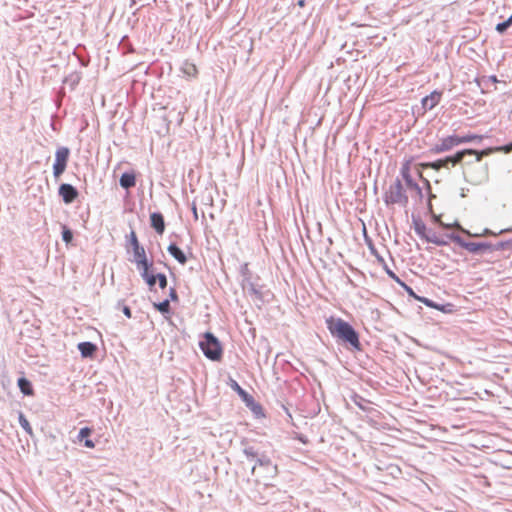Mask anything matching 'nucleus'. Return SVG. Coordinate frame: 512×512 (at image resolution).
Returning <instances> with one entry per match:
<instances>
[{"label":"nucleus","mask_w":512,"mask_h":512,"mask_svg":"<svg viewBox=\"0 0 512 512\" xmlns=\"http://www.w3.org/2000/svg\"><path fill=\"white\" fill-rule=\"evenodd\" d=\"M411 163H412V160L409 159L407 160L403 166H402V169H401V174H402V177L404 178V180L407 182V184H410L411 183V176H410V166H411Z\"/></svg>","instance_id":"aec40b11"},{"label":"nucleus","mask_w":512,"mask_h":512,"mask_svg":"<svg viewBox=\"0 0 512 512\" xmlns=\"http://www.w3.org/2000/svg\"><path fill=\"white\" fill-rule=\"evenodd\" d=\"M494 151H496L495 148H487L482 151H477V150H473V149H464V150L458 151L453 156L446 157L444 160H445L447 167L449 164H451L452 166H456L457 164H460L466 155H475V157H476L475 162H480L484 156H488L491 153H493Z\"/></svg>","instance_id":"7ed1b4c3"},{"label":"nucleus","mask_w":512,"mask_h":512,"mask_svg":"<svg viewBox=\"0 0 512 512\" xmlns=\"http://www.w3.org/2000/svg\"><path fill=\"white\" fill-rule=\"evenodd\" d=\"M156 280L159 283L160 288L164 289L167 286V278L164 274L156 275Z\"/></svg>","instance_id":"c85d7f7f"},{"label":"nucleus","mask_w":512,"mask_h":512,"mask_svg":"<svg viewBox=\"0 0 512 512\" xmlns=\"http://www.w3.org/2000/svg\"><path fill=\"white\" fill-rule=\"evenodd\" d=\"M181 70L188 77L196 78L198 76V68L192 62L185 61L182 65Z\"/></svg>","instance_id":"a211bd4d"},{"label":"nucleus","mask_w":512,"mask_h":512,"mask_svg":"<svg viewBox=\"0 0 512 512\" xmlns=\"http://www.w3.org/2000/svg\"><path fill=\"white\" fill-rule=\"evenodd\" d=\"M19 423L21 425V427L28 433V434H32V427L29 423V421L26 419V417L20 413L19 414Z\"/></svg>","instance_id":"4be33fe9"},{"label":"nucleus","mask_w":512,"mask_h":512,"mask_svg":"<svg viewBox=\"0 0 512 512\" xmlns=\"http://www.w3.org/2000/svg\"><path fill=\"white\" fill-rule=\"evenodd\" d=\"M170 297L172 300H177V293H176L175 289H171Z\"/></svg>","instance_id":"f704fd0d"},{"label":"nucleus","mask_w":512,"mask_h":512,"mask_svg":"<svg viewBox=\"0 0 512 512\" xmlns=\"http://www.w3.org/2000/svg\"><path fill=\"white\" fill-rule=\"evenodd\" d=\"M441 97V92L433 91L430 95L423 98L422 105L426 109H432L440 102Z\"/></svg>","instance_id":"1a4fd4ad"},{"label":"nucleus","mask_w":512,"mask_h":512,"mask_svg":"<svg viewBox=\"0 0 512 512\" xmlns=\"http://www.w3.org/2000/svg\"><path fill=\"white\" fill-rule=\"evenodd\" d=\"M512 24V15L504 22L498 23L496 26V30L500 33H503L510 25Z\"/></svg>","instance_id":"bb28decb"},{"label":"nucleus","mask_w":512,"mask_h":512,"mask_svg":"<svg viewBox=\"0 0 512 512\" xmlns=\"http://www.w3.org/2000/svg\"><path fill=\"white\" fill-rule=\"evenodd\" d=\"M129 241H130V244L132 246V249H135L136 247L141 246L139 244V241H138V238H137V235H136L135 231H131V233L129 235Z\"/></svg>","instance_id":"cd10ccee"},{"label":"nucleus","mask_w":512,"mask_h":512,"mask_svg":"<svg viewBox=\"0 0 512 512\" xmlns=\"http://www.w3.org/2000/svg\"><path fill=\"white\" fill-rule=\"evenodd\" d=\"M453 144L448 137H445L441 140V142L433 148L434 153H442L445 151H449L453 148Z\"/></svg>","instance_id":"6ab92c4d"},{"label":"nucleus","mask_w":512,"mask_h":512,"mask_svg":"<svg viewBox=\"0 0 512 512\" xmlns=\"http://www.w3.org/2000/svg\"><path fill=\"white\" fill-rule=\"evenodd\" d=\"M18 387L24 395H27V396L34 395V390H33L32 384L28 379H26L24 377L19 378L18 379Z\"/></svg>","instance_id":"2eb2a0df"},{"label":"nucleus","mask_w":512,"mask_h":512,"mask_svg":"<svg viewBox=\"0 0 512 512\" xmlns=\"http://www.w3.org/2000/svg\"><path fill=\"white\" fill-rule=\"evenodd\" d=\"M122 310H123L124 315L127 318H131L132 317L131 309L128 306H124Z\"/></svg>","instance_id":"2f4dec72"},{"label":"nucleus","mask_w":512,"mask_h":512,"mask_svg":"<svg viewBox=\"0 0 512 512\" xmlns=\"http://www.w3.org/2000/svg\"><path fill=\"white\" fill-rule=\"evenodd\" d=\"M231 388L238 393L241 399L246 403L247 406L254 409L255 401L254 398L248 394L241 386L235 381L231 380Z\"/></svg>","instance_id":"6e6552de"},{"label":"nucleus","mask_w":512,"mask_h":512,"mask_svg":"<svg viewBox=\"0 0 512 512\" xmlns=\"http://www.w3.org/2000/svg\"><path fill=\"white\" fill-rule=\"evenodd\" d=\"M91 433H92V430L89 427H84V428L80 429L79 435H78V438L80 441L85 439L84 445H85V447L90 448V449L95 447V443L92 440L88 439V437L91 435Z\"/></svg>","instance_id":"dca6fc26"},{"label":"nucleus","mask_w":512,"mask_h":512,"mask_svg":"<svg viewBox=\"0 0 512 512\" xmlns=\"http://www.w3.org/2000/svg\"><path fill=\"white\" fill-rule=\"evenodd\" d=\"M448 138L451 140L454 147L463 144L462 136L451 135L448 136Z\"/></svg>","instance_id":"7c9ffc66"},{"label":"nucleus","mask_w":512,"mask_h":512,"mask_svg":"<svg viewBox=\"0 0 512 512\" xmlns=\"http://www.w3.org/2000/svg\"><path fill=\"white\" fill-rule=\"evenodd\" d=\"M62 239L67 244H69L73 239L72 231L69 228H67L66 226L63 227Z\"/></svg>","instance_id":"a878e982"},{"label":"nucleus","mask_w":512,"mask_h":512,"mask_svg":"<svg viewBox=\"0 0 512 512\" xmlns=\"http://www.w3.org/2000/svg\"><path fill=\"white\" fill-rule=\"evenodd\" d=\"M70 151L67 147H60L55 153V162L53 165V174L55 178H59L67 167Z\"/></svg>","instance_id":"20e7f679"},{"label":"nucleus","mask_w":512,"mask_h":512,"mask_svg":"<svg viewBox=\"0 0 512 512\" xmlns=\"http://www.w3.org/2000/svg\"><path fill=\"white\" fill-rule=\"evenodd\" d=\"M199 346L208 359L212 361L221 360L223 354L222 346L212 333L206 332Z\"/></svg>","instance_id":"f03ea898"},{"label":"nucleus","mask_w":512,"mask_h":512,"mask_svg":"<svg viewBox=\"0 0 512 512\" xmlns=\"http://www.w3.org/2000/svg\"><path fill=\"white\" fill-rule=\"evenodd\" d=\"M151 226L158 234H162L165 230L164 217L161 213H152L150 215Z\"/></svg>","instance_id":"9d476101"},{"label":"nucleus","mask_w":512,"mask_h":512,"mask_svg":"<svg viewBox=\"0 0 512 512\" xmlns=\"http://www.w3.org/2000/svg\"><path fill=\"white\" fill-rule=\"evenodd\" d=\"M267 468L270 471V476L274 477L277 474V466L272 464L270 460H259L253 467V474H257L261 468Z\"/></svg>","instance_id":"9b49d317"},{"label":"nucleus","mask_w":512,"mask_h":512,"mask_svg":"<svg viewBox=\"0 0 512 512\" xmlns=\"http://www.w3.org/2000/svg\"><path fill=\"white\" fill-rule=\"evenodd\" d=\"M141 275L146 280L147 284L150 287H153L156 284V282H157L156 276L155 275H150L149 274V270H142Z\"/></svg>","instance_id":"5701e85b"},{"label":"nucleus","mask_w":512,"mask_h":512,"mask_svg":"<svg viewBox=\"0 0 512 512\" xmlns=\"http://www.w3.org/2000/svg\"><path fill=\"white\" fill-rule=\"evenodd\" d=\"M59 195L65 203L69 204L77 198L78 192L72 185L62 184L59 187Z\"/></svg>","instance_id":"0eeeda50"},{"label":"nucleus","mask_w":512,"mask_h":512,"mask_svg":"<svg viewBox=\"0 0 512 512\" xmlns=\"http://www.w3.org/2000/svg\"><path fill=\"white\" fill-rule=\"evenodd\" d=\"M468 248H469L470 251H476L477 250V248L474 246V244L468 245Z\"/></svg>","instance_id":"c9c22d12"},{"label":"nucleus","mask_w":512,"mask_h":512,"mask_svg":"<svg viewBox=\"0 0 512 512\" xmlns=\"http://www.w3.org/2000/svg\"><path fill=\"white\" fill-rule=\"evenodd\" d=\"M497 151H504V152H510L512 150V143L508 146L501 147V148H495Z\"/></svg>","instance_id":"473e14b6"},{"label":"nucleus","mask_w":512,"mask_h":512,"mask_svg":"<svg viewBox=\"0 0 512 512\" xmlns=\"http://www.w3.org/2000/svg\"><path fill=\"white\" fill-rule=\"evenodd\" d=\"M403 199L402 186L400 183L391 185L385 194V202L387 204H395L401 202Z\"/></svg>","instance_id":"39448f33"},{"label":"nucleus","mask_w":512,"mask_h":512,"mask_svg":"<svg viewBox=\"0 0 512 512\" xmlns=\"http://www.w3.org/2000/svg\"><path fill=\"white\" fill-rule=\"evenodd\" d=\"M426 239H427L429 242H432V243L437 244V245L445 244V241L440 240V239H439L435 234H432V235H426Z\"/></svg>","instance_id":"c756f323"},{"label":"nucleus","mask_w":512,"mask_h":512,"mask_svg":"<svg viewBox=\"0 0 512 512\" xmlns=\"http://www.w3.org/2000/svg\"><path fill=\"white\" fill-rule=\"evenodd\" d=\"M482 140H483L482 135L467 134V135L462 136L463 143H469V142H473V141L481 142Z\"/></svg>","instance_id":"b1692460"},{"label":"nucleus","mask_w":512,"mask_h":512,"mask_svg":"<svg viewBox=\"0 0 512 512\" xmlns=\"http://www.w3.org/2000/svg\"><path fill=\"white\" fill-rule=\"evenodd\" d=\"M389 274H390V276H391L392 278H394V279H395V280H396V281H397V282H398L402 287H404V289L407 291V293H408L410 296H412V297H414L415 299H417V300H419V301L423 302V303H424V304H426L427 306H432L431 302H430L428 299L417 296V295L414 293V291L412 290V288H411V287H409V286H407L404 282L400 281V279H399V278H398V277H397L393 272H389Z\"/></svg>","instance_id":"4468645a"},{"label":"nucleus","mask_w":512,"mask_h":512,"mask_svg":"<svg viewBox=\"0 0 512 512\" xmlns=\"http://www.w3.org/2000/svg\"><path fill=\"white\" fill-rule=\"evenodd\" d=\"M326 325L333 337L341 342L348 343L356 350H360L361 344L358 333L355 329L342 318L329 317L326 319Z\"/></svg>","instance_id":"f257e3e1"},{"label":"nucleus","mask_w":512,"mask_h":512,"mask_svg":"<svg viewBox=\"0 0 512 512\" xmlns=\"http://www.w3.org/2000/svg\"><path fill=\"white\" fill-rule=\"evenodd\" d=\"M134 261L137 267L141 270H149L151 264H149L145 249L142 246L133 249Z\"/></svg>","instance_id":"423d86ee"},{"label":"nucleus","mask_w":512,"mask_h":512,"mask_svg":"<svg viewBox=\"0 0 512 512\" xmlns=\"http://www.w3.org/2000/svg\"><path fill=\"white\" fill-rule=\"evenodd\" d=\"M168 252L180 263L185 264L187 262V257L184 252L174 243H171L168 246Z\"/></svg>","instance_id":"ddd939ff"},{"label":"nucleus","mask_w":512,"mask_h":512,"mask_svg":"<svg viewBox=\"0 0 512 512\" xmlns=\"http://www.w3.org/2000/svg\"><path fill=\"white\" fill-rule=\"evenodd\" d=\"M136 184V177L134 173H123L120 177V185L125 188L129 189L131 187H134Z\"/></svg>","instance_id":"f3484780"},{"label":"nucleus","mask_w":512,"mask_h":512,"mask_svg":"<svg viewBox=\"0 0 512 512\" xmlns=\"http://www.w3.org/2000/svg\"><path fill=\"white\" fill-rule=\"evenodd\" d=\"M420 166L424 168H431L434 170H440L443 167H447L444 159H439L430 163H422L420 164Z\"/></svg>","instance_id":"412c9836"},{"label":"nucleus","mask_w":512,"mask_h":512,"mask_svg":"<svg viewBox=\"0 0 512 512\" xmlns=\"http://www.w3.org/2000/svg\"><path fill=\"white\" fill-rule=\"evenodd\" d=\"M78 349L81 352L82 357L88 358L95 354L97 346L91 342H81L78 344Z\"/></svg>","instance_id":"f8f14e48"},{"label":"nucleus","mask_w":512,"mask_h":512,"mask_svg":"<svg viewBox=\"0 0 512 512\" xmlns=\"http://www.w3.org/2000/svg\"><path fill=\"white\" fill-rule=\"evenodd\" d=\"M154 306L161 313H168L169 310H170V303H169L168 300H164L163 302H160L158 304H154Z\"/></svg>","instance_id":"393cba45"},{"label":"nucleus","mask_w":512,"mask_h":512,"mask_svg":"<svg viewBox=\"0 0 512 512\" xmlns=\"http://www.w3.org/2000/svg\"><path fill=\"white\" fill-rule=\"evenodd\" d=\"M435 220H436L437 222H439L440 226H442V227H444V228H452V227H453V225H451V224H445V223H443V222H442L438 217H435Z\"/></svg>","instance_id":"72a5a7b5"}]
</instances>
